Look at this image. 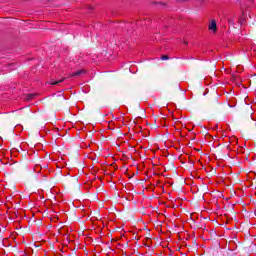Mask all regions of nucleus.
Masks as SVG:
<instances>
[{
  "label": "nucleus",
  "mask_w": 256,
  "mask_h": 256,
  "mask_svg": "<svg viewBox=\"0 0 256 256\" xmlns=\"http://www.w3.org/2000/svg\"><path fill=\"white\" fill-rule=\"evenodd\" d=\"M29 168V166H27V164L25 163H20L16 166L17 171H19V173H25V171H27V169Z\"/></svg>",
  "instance_id": "nucleus-1"
},
{
  "label": "nucleus",
  "mask_w": 256,
  "mask_h": 256,
  "mask_svg": "<svg viewBox=\"0 0 256 256\" xmlns=\"http://www.w3.org/2000/svg\"><path fill=\"white\" fill-rule=\"evenodd\" d=\"M208 29L209 31H213L214 33H217V22L215 20H212L208 26Z\"/></svg>",
  "instance_id": "nucleus-2"
},
{
  "label": "nucleus",
  "mask_w": 256,
  "mask_h": 256,
  "mask_svg": "<svg viewBox=\"0 0 256 256\" xmlns=\"http://www.w3.org/2000/svg\"><path fill=\"white\" fill-rule=\"evenodd\" d=\"M81 75H85V70H78L70 75V77H79Z\"/></svg>",
  "instance_id": "nucleus-3"
},
{
  "label": "nucleus",
  "mask_w": 256,
  "mask_h": 256,
  "mask_svg": "<svg viewBox=\"0 0 256 256\" xmlns=\"http://www.w3.org/2000/svg\"><path fill=\"white\" fill-rule=\"evenodd\" d=\"M63 81H65V79H60V80H52L50 81V85H59V83H63Z\"/></svg>",
  "instance_id": "nucleus-4"
},
{
  "label": "nucleus",
  "mask_w": 256,
  "mask_h": 256,
  "mask_svg": "<svg viewBox=\"0 0 256 256\" xmlns=\"http://www.w3.org/2000/svg\"><path fill=\"white\" fill-rule=\"evenodd\" d=\"M250 133H251V135L256 136V124L252 125V129H251Z\"/></svg>",
  "instance_id": "nucleus-5"
},
{
  "label": "nucleus",
  "mask_w": 256,
  "mask_h": 256,
  "mask_svg": "<svg viewBox=\"0 0 256 256\" xmlns=\"http://www.w3.org/2000/svg\"><path fill=\"white\" fill-rule=\"evenodd\" d=\"M162 61H169V56L168 55H163L161 56Z\"/></svg>",
  "instance_id": "nucleus-6"
},
{
  "label": "nucleus",
  "mask_w": 256,
  "mask_h": 256,
  "mask_svg": "<svg viewBox=\"0 0 256 256\" xmlns=\"http://www.w3.org/2000/svg\"><path fill=\"white\" fill-rule=\"evenodd\" d=\"M37 97V94H28V99L31 100L33 98Z\"/></svg>",
  "instance_id": "nucleus-7"
},
{
  "label": "nucleus",
  "mask_w": 256,
  "mask_h": 256,
  "mask_svg": "<svg viewBox=\"0 0 256 256\" xmlns=\"http://www.w3.org/2000/svg\"><path fill=\"white\" fill-rule=\"evenodd\" d=\"M251 83H252V85H255V87H256V76L252 77Z\"/></svg>",
  "instance_id": "nucleus-8"
},
{
  "label": "nucleus",
  "mask_w": 256,
  "mask_h": 256,
  "mask_svg": "<svg viewBox=\"0 0 256 256\" xmlns=\"http://www.w3.org/2000/svg\"><path fill=\"white\" fill-rule=\"evenodd\" d=\"M59 101L60 103H63V101H65V97H63L62 95L59 96Z\"/></svg>",
  "instance_id": "nucleus-9"
},
{
  "label": "nucleus",
  "mask_w": 256,
  "mask_h": 256,
  "mask_svg": "<svg viewBox=\"0 0 256 256\" xmlns=\"http://www.w3.org/2000/svg\"><path fill=\"white\" fill-rule=\"evenodd\" d=\"M202 190H203V191H207V186H206V185H203V186H202Z\"/></svg>",
  "instance_id": "nucleus-10"
},
{
  "label": "nucleus",
  "mask_w": 256,
  "mask_h": 256,
  "mask_svg": "<svg viewBox=\"0 0 256 256\" xmlns=\"http://www.w3.org/2000/svg\"><path fill=\"white\" fill-rule=\"evenodd\" d=\"M214 103H217V98H214Z\"/></svg>",
  "instance_id": "nucleus-11"
},
{
  "label": "nucleus",
  "mask_w": 256,
  "mask_h": 256,
  "mask_svg": "<svg viewBox=\"0 0 256 256\" xmlns=\"http://www.w3.org/2000/svg\"><path fill=\"white\" fill-rule=\"evenodd\" d=\"M184 45H188V42H184Z\"/></svg>",
  "instance_id": "nucleus-12"
},
{
  "label": "nucleus",
  "mask_w": 256,
  "mask_h": 256,
  "mask_svg": "<svg viewBox=\"0 0 256 256\" xmlns=\"http://www.w3.org/2000/svg\"><path fill=\"white\" fill-rule=\"evenodd\" d=\"M181 1H189V0H181Z\"/></svg>",
  "instance_id": "nucleus-13"
}]
</instances>
